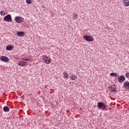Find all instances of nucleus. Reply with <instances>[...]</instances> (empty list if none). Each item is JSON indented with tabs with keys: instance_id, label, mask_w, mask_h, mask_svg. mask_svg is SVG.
<instances>
[{
	"instance_id": "nucleus-3",
	"label": "nucleus",
	"mask_w": 129,
	"mask_h": 129,
	"mask_svg": "<svg viewBox=\"0 0 129 129\" xmlns=\"http://www.w3.org/2000/svg\"><path fill=\"white\" fill-rule=\"evenodd\" d=\"M4 21H5V22H8L9 23L12 22V21H13V19L12 18V15H11L10 14H8L4 18Z\"/></svg>"
},
{
	"instance_id": "nucleus-6",
	"label": "nucleus",
	"mask_w": 129,
	"mask_h": 129,
	"mask_svg": "<svg viewBox=\"0 0 129 129\" xmlns=\"http://www.w3.org/2000/svg\"><path fill=\"white\" fill-rule=\"evenodd\" d=\"M125 80V77L123 76H120L118 77V81L119 83H121V82H123Z\"/></svg>"
},
{
	"instance_id": "nucleus-17",
	"label": "nucleus",
	"mask_w": 129,
	"mask_h": 129,
	"mask_svg": "<svg viewBox=\"0 0 129 129\" xmlns=\"http://www.w3.org/2000/svg\"><path fill=\"white\" fill-rule=\"evenodd\" d=\"M71 78L72 79V80H75V79L77 78V76L75 75H72V76L71 77Z\"/></svg>"
},
{
	"instance_id": "nucleus-7",
	"label": "nucleus",
	"mask_w": 129,
	"mask_h": 129,
	"mask_svg": "<svg viewBox=\"0 0 129 129\" xmlns=\"http://www.w3.org/2000/svg\"><path fill=\"white\" fill-rule=\"evenodd\" d=\"M1 60L3 61V62H5V63H8L9 60V57L5 56H1Z\"/></svg>"
},
{
	"instance_id": "nucleus-16",
	"label": "nucleus",
	"mask_w": 129,
	"mask_h": 129,
	"mask_svg": "<svg viewBox=\"0 0 129 129\" xmlns=\"http://www.w3.org/2000/svg\"><path fill=\"white\" fill-rule=\"evenodd\" d=\"M63 75L64 78H66V79H68V74H67V73L66 72L63 73Z\"/></svg>"
},
{
	"instance_id": "nucleus-4",
	"label": "nucleus",
	"mask_w": 129,
	"mask_h": 129,
	"mask_svg": "<svg viewBox=\"0 0 129 129\" xmlns=\"http://www.w3.org/2000/svg\"><path fill=\"white\" fill-rule=\"evenodd\" d=\"M83 38L86 41H87V42H92L94 40L93 36L90 35H84Z\"/></svg>"
},
{
	"instance_id": "nucleus-13",
	"label": "nucleus",
	"mask_w": 129,
	"mask_h": 129,
	"mask_svg": "<svg viewBox=\"0 0 129 129\" xmlns=\"http://www.w3.org/2000/svg\"><path fill=\"white\" fill-rule=\"evenodd\" d=\"M123 5L125 7H128V6H129V1H123Z\"/></svg>"
},
{
	"instance_id": "nucleus-19",
	"label": "nucleus",
	"mask_w": 129,
	"mask_h": 129,
	"mask_svg": "<svg viewBox=\"0 0 129 129\" xmlns=\"http://www.w3.org/2000/svg\"><path fill=\"white\" fill-rule=\"evenodd\" d=\"M0 15L1 16H5V15H6V12H5L4 11H2L0 12Z\"/></svg>"
},
{
	"instance_id": "nucleus-23",
	"label": "nucleus",
	"mask_w": 129,
	"mask_h": 129,
	"mask_svg": "<svg viewBox=\"0 0 129 129\" xmlns=\"http://www.w3.org/2000/svg\"><path fill=\"white\" fill-rule=\"evenodd\" d=\"M17 33H25L24 31H18Z\"/></svg>"
},
{
	"instance_id": "nucleus-11",
	"label": "nucleus",
	"mask_w": 129,
	"mask_h": 129,
	"mask_svg": "<svg viewBox=\"0 0 129 129\" xmlns=\"http://www.w3.org/2000/svg\"><path fill=\"white\" fill-rule=\"evenodd\" d=\"M109 89L111 92H116V88H113V86H110Z\"/></svg>"
},
{
	"instance_id": "nucleus-10",
	"label": "nucleus",
	"mask_w": 129,
	"mask_h": 129,
	"mask_svg": "<svg viewBox=\"0 0 129 129\" xmlns=\"http://www.w3.org/2000/svg\"><path fill=\"white\" fill-rule=\"evenodd\" d=\"M18 65L19 66H21L22 67H24V66H26V65H27V62L26 61L20 62H19Z\"/></svg>"
},
{
	"instance_id": "nucleus-22",
	"label": "nucleus",
	"mask_w": 129,
	"mask_h": 129,
	"mask_svg": "<svg viewBox=\"0 0 129 129\" xmlns=\"http://www.w3.org/2000/svg\"><path fill=\"white\" fill-rule=\"evenodd\" d=\"M23 60H24V61H31V59H30V58H25V59H23Z\"/></svg>"
},
{
	"instance_id": "nucleus-1",
	"label": "nucleus",
	"mask_w": 129,
	"mask_h": 129,
	"mask_svg": "<svg viewBox=\"0 0 129 129\" xmlns=\"http://www.w3.org/2000/svg\"><path fill=\"white\" fill-rule=\"evenodd\" d=\"M24 18L21 16H16L14 18V21L17 23V24H21L24 22Z\"/></svg>"
},
{
	"instance_id": "nucleus-14",
	"label": "nucleus",
	"mask_w": 129,
	"mask_h": 129,
	"mask_svg": "<svg viewBox=\"0 0 129 129\" xmlns=\"http://www.w3.org/2000/svg\"><path fill=\"white\" fill-rule=\"evenodd\" d=\"M110 75L111 76H114V77H118V75L115 73H112L110 74Z\"/></svg>"
},
{
	"instance_id": "nucleus-9",
	"label": "nucleus",
	"mask_w": 129,
	"mask_h": 129,
	"mask_svg": "<svg viewBox=\"0 0 129 129\" xmlns=\"http://www.w3.org/2000/svg\"><path fill=\"white\" fill-rule=\"evenodd\" d=\"M14 49V45H8L6 46V50L8 51H12Z\"/></svg>"
},
{
	"instance_id": "nucleus-12",
	"label": "nucleus",
	"mask_w": 129,
	"mask_h": 129,
	"mask_svg": "<svg viewBox=\"0 0 129 129\" xmlns=\"http://www.w3.org/2000/svg\"><path fill=\"white\" fill-rule=\"evenodd\" d=\"M3 110L5 112H9L10 111V108L7 106H5L3 108Z\"/></svg>"
},
{
	"instance_id": "nucleus-25",
	"label": "nucleus",
	"mask_w": 129,
	"mask_h": 129,
	"mask_svg": "<svg viewBox=\"0 0 129 129\" xmlns=\"http://www.w3.org/2000/svg\"><path fill=\"white\" fill-rule=\"evenodd\" d=\"M125 1V2L128 1V0H123Z\"/></svg>"
},
{
	"instance_id": "nucleus-18",
	"label": "nucleus",
	"mask_w": 129,
	"mask_h": 129,
	"mask_svg": "<svg viewBox=\"0 0 129 129\" xmlns=\"http://www.w3.org/2000/svg\"><path fill=\"white\" fill-rule=\"evenodd\" d=\"M26 2L28 5H31L32 3V0H26Z\"/></svg>"
},
{
	"instance_id": "nucleus-20",
	"label": "nucleus",
	"mask_w": 129,
	"mask_h": 129,
	"mask_svg": "<svg viewBox=\"0 0 129 129\" xmlns=\"http://www.w3.org/2000/svg\"><path fill=\"white\" fill-rule=\"evenodd\" d=\"M77 14L76 13H74L73 14V17H74V19H75V20H76V19H77Z\"/></svg>"
},
{
	"instance_id": "nucleus-2",
	"label": "nucleus",
	"mask_w": 129,
	"mask_h": 129,
	"mask_svg": "<svg viewBox=\"0 0 129 129\" xmlns=\"http://www.w3.org/2000/svg\"><path fill=\"white\" fill-rule=\"evenodd\" d=\"M98 108H99V109H102L103 110H104L105 108H106V105H105L103 102H98Z\"/></svg>"
},
{
	"instance_id": "nucleus-5",
	"label": "nucleus",
	"mask_w": 129,
	"mask_h": 129,
	"mask_svg": "<svg viewBox=\"0 0 129 129\" xmlns=\"http://www.w3.org/2000/svg\"><path fill=\"white\" fill-rule=\"evenodd\" d=\"M42 60L46 63V64H50L51 61V59H50V57H48L47 55H44L42 57Z\"/></svg>"
},
{
	"instance_id": "nucleus-8",
	"label": "nucleus",
	"mask_w": 129,
	"mask_h": 129,
	"mask_svg": "<svg viewBox=\"0 0 129 129\" xmlns=\"http://www.w3.org/2000/svg\"><path fill=\"white\" fill-rule=\"evenodd\" d=\"M123 87L125 88H126V89H129V82L128 81H126L124 82L123 84Z\"/></svg>"
},
{
	"instance_id": "nucleus-21",
	"label": "nucleus",
	"mask_w": 129,
	"mask_h": 129,
	"mask_svg": "<svg viewBox=\"0 0 129 129\" xmlns=\"http://www.w3.org/2000/svg\"><path fill=\"white\" fill-rule=\"evenodd\" d=\"M125 77H126V78H129V73H126V74H125Z\"/></svg>"
},
{
	"instance_id": "nucleus-15",
	"label": "nucleus",
	"mask_w": 129,
	"mask_h": 129,
	"mask_svg": "<svg viewBox=\"0 0 129 129\" xmlns=\"http://www.w3.org/2000/svg\"><path fill=\"white\" fill-rule=\"evenodd\" d=\"M17 36L18 37H24L25 36V33H17Z\"/></svg>"
},
{
	"instance_id": "nucleus-24",
	"label": "nucleus",
	"mask_w": 129,
	"mask_h": 129,
	"mask_svg": "<svg viewBox=\"0 0 129 129\" xmlns=\"http://www.w3.org/2000/svg\"><path fill=\"white\" fill-rule=\"evenodd\" d=\"M41 0H37V3H40V1Z\"/></svg>"
}]
</instances>
